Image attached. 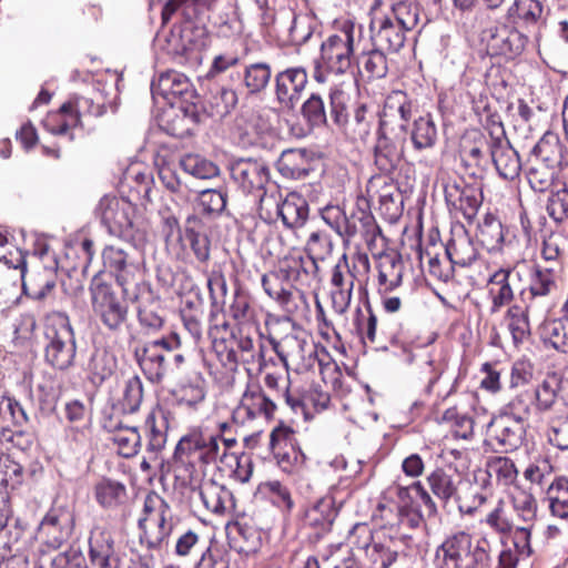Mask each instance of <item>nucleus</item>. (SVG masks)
Returning <instances> with one entry per match:
<instances>
[{
    "instance_id": "obj_63",
    "label": "nucleus",
    "mask_w": 568,
    "mask_h": 568,
    "mask_svg": "<svg viewBox=\"0 0 568 568\" xmlns=\"http://www.w3.org/2000/svg\"><path fill=\"white\" fill-rule=\"evenodd\" d=\"M384 12L406 33L414 30L420 20V8L413 1L393 0L389 8H384Z\"/></svg>"
},
{
    "instance_id": "obj_13",
    "label": "nucleus",
    "mask_w": 568,
    "mask_h": 568,
    "mask_svg": "<svg viewBox=\"0 0 568 568\" xmlns=\"http://www.w3.org/2000/svg\"><path fill=\"white\" fill-rule=\"evenodd\" d=\"M267 341L286 373L290 371L303 373L313 369L316 365L318 351L322 347L305 334L296 333L286 334L280 339L268 335Z\"/></svg>"
},
{
    "instance_id": "obj_51",
    "label": "nucleus",
    "mask_w": 568,
    "mask_h": 568,
    "mask_svg": "<svg viewBox=\"0 0 568 568\" xmlns=\"http://www.w3.org/2000/svg\"><path fill=\"white\" fill-rule=\"evenodd\" d=\"M407 134L415 151L422 152L433 149L438 141V130L430 113L419 115L407 128Z\"/></svg>"
},
{
    "instance_id": "obj_20",
    "label": "nucleus",
    "mask_w": 568,
    "mask_h": 568,
    "mask_svg": "<svg viewBox=\"0 0 568 568\" xmlns=\"http://www.w3.org/2000/svg\"><path fill=\"white\" fill-rule=\"evenodd\" d=\"M231 178L244 194H253L262 203L270 182L268 166L257 160L240 159L231 165Z\"/></svg>"
},
{
    "instance_id": "obj_45",
    "label": "nucleus",
    "mask_w": 568,
    "mask_h": 568,
    "mask_svg": "<svg viewBox=\"0 0 568 568\" xmlns=\"http://www.w3.org/2000/svg\"><path fill=\"white\" fill-rule=\"evenodd\" d=\"M490 155V140L480 131L467 132L459 142V156L466 166H480Z\"/></svg>"
},
{
    "instance_id": "obj_31",
    "label": "nucleus",
    "mask_w": 568,
    "mask_h": 568,
    "mask_svg": "<svg viewBox=\"0 0 568 568\" xmlns=\"http://www.w3.org/2000/svg\"><path fill=\"white\" fill-rule=\"evenodd\" d=\"M488 435L505 452L515 450L525 439L526 424L499 412L488 424Z\"/></svg>"
},
{
    "instance_id": "obj_32",
    "label": "nucleus",
    "mask_w": 568,
    "mask_h": 568,
    "mask_svg": "<svg viewBox=\"0 0 568 568\" xmlns=\"http://www.w3.org/2000/svg\"><path fill=\"white\" fill-rule=\"evenodd\" d=\"M513 266L499 267L489 274L486 282L487 298L490 303L489 313L498 314L503 308L513 305L515 287L511 283Z\"/></svg>"
},
{
    "instance_id": "obj_34",
    "label": "nucleus",
    "mask_w": 568,
    "mask_h": 568,
    "mask_svg": "<svg viewBox=\"0 0 568 568\" xmlns=\"http://www.w3.org/2000/svg\"><path fill=\"white\" fill-rule=\"evenodd\" d=\"M93 496L102 509L106 511L119 510L123 520L130 516L128 505L129 493L123 483L109 477H102L93 486Z\"/></svg>"
},
{
    "instance_id": "obj_42",
    "label": "nucleus",
    "mask_w": 568,
    "mask_h": 568,
    "mask_svg": "<svg viewBox=\"0 0 568 568\" xmlns=\"http://www.w3.org/2000/svg\"><path fill=\"white\" fill-rule=\"evenodd\" d=\"M153 183V176L150 173L126 174L120 184V199L130 202L136 209H146L152 202Z\"/></svg>"
},
{
    "instance_id": "obj_12",
    "label": "nucleus",
    "mask_w": 568,
    "mask_h": 568,
    "mask_svg": "<svg viewBox=\"0 0 568 568\" xmlns=\"http://www.w3.org/2000/svg\"><path fill=\"white\" fill-rule=\"evenodd\" d=\"M297 430L280 419L268 435V452L275 465L287 475L300 474L307 457L296 437Z\"/></svg>"
},
{
    "instance_id": "obj_26",
    "label": "nucleus",
    "mask_w": 568,
    "mask_h": 568,
    "mask_svg": "<svg viewBox=\"0 0 568 568\" xmlns=\"http://www.w3.org/2000/svg\"><path fill=\"white\" fill-rule=\"evenodd\" d=\"M196 485H182L175 479V484L180 487L199 489L200 498L204 507L215 516H232L235 509V498L231 489L219 484L214 479L203 480Z\"/></svg>"
},
{
    "instance_id": "obj_23",
    "label": "nucleus",
    "mask_w": 568,
    "mask_h": 568,
    "mask_svg": "<svg viewBox=\"0 0 568 568\" xmlns=\"http://www.w3.org/2000/svg\"><path fill=\"white\" fill-rule=\"evenodd\" d=\"M73 524L68 507L53 505L42 518L38 534L49 549L57 550L70 538Z\"/></svg>"
},
{
    "instance_id": "obj_3",
    "label": "nucleus",
    "mask_w": 568,
    "mask_h": 568,
    "mask_svg": "<svg viewBox=\"0 0 568 568\" xmlns=\"http://www.w3.org/2000/svg\"><path fill=\"white\" fill-rule=\"evenodd\" d=\"M362 37V24L348 18L335 20L333 32L322 41L320 55L314 61V80L325 83L331 75L346 74L355 62V45Z\"/></svg>"
},
{
    "instance_id": "obj_52",
    "label": "nucleus",
    "mask_w": 568,
    "mask_h": 568,
    "mask_svg": "<svg viewBox=\"0 0 568 568\" xmlns=\"http://www.w3.org/2000/svg\"><path fill=\"white\" fill-rule=\"evenodd\" d=\"M426 483L432 494L439 499L443 505L450 503L456 496L462 480L458 476L449 473L443 467H435L426 476Z\"/></svg>"
},
{
    "instance_id": "obj_53",
    "label": "nucleus",
    "mask_w": 568,
    "mask_h": 568,
    "mask_svg": "<svg viewBox=\"0 0 568 568\" xmlns=\"http://www.w3.org/2000/svg\"><path fill=\"white\" fill-rule=\"evenodd\" d=\"M562 379L557 374L547 375L531 392L535 409L539 413L552 410L560 399Z\"/></svg>"
},
{
    "instance_id": "obj_64",
    "label": "nucleus",
    "mask_w": 568,
    "mask_h": 568,
    "mask_svg": "<svg viewBox=\"0 0 568 568\" xmlns=\"http://www.w3.org/2000/svg\"><path fill=\"white\" fill-rule=\"evenodd\" d=\"M477 237L487 251L500 250L505 241L503 223L493 213L485 214L478 224Z\"/></svg>"
},
{
    "instance_id": "obj_44",
    "label": "nucleus",
    "mask_w": 568,
    "mask_h": 568,
    "mask_svg": "<svg viewBox=\"0 0 568 568\" xmlns=\"http://www.w3.org/2000/svg\"><path fill=\"white\" fill-rule=\"evenodd\" d=\"M190 106H196L195 101L180 104L179 108H171L162 114L161 122L163 130L171 136L183 139L192 134L194 126L201 123L189 111Z\"/></svg>"
},
{
    "instance_id": "obj_55",
    "label": "nucleus",
    "mask_w": 568,
    "mask_h": 568,
    "mask_svg": "<svg viewBox=\"0 0 568 568\" xmlns=\"http://www.w3.org/2000/svg\"><path fill=\"white\" fill-rule=\"evenodd\" d=\"M385 49L373 45L355 59V62L368 81L384 79L389 70L388 59Z\"/></svg>"
},
{
    "instance_id": "obj_61",
    "label": "nucleus",
    "mask_w": 568,
    "mask_h": 568,
    "mask_svg": "<svg viewBox=\"0 0 568 568\" xmlns=\"http://www.w3.org/2000/svg\"><path fill=\"white\" fill-rule=\"evenodd\" d=\"M374 115L365 104H358L343 128L344 134L353 142H365L371 135Z\"/></svg>"
},
{
    "instance_id": "obj_21",
    "label": "nucleus",
    "mask_w": 568,
    "mask_h": 568,
    "mask_svg": "<svg viewBox=\"0 0 568 568\" xmlns=\"http://www.w3.org/2000/svg\"><path fill=\"white\" fill-rule=\"evenodd\" d=\"M21 277L26 295L36 301H44L57 287L58 263L54 260L44 263L40 258L30 268H24Z\"/></svg>"
},
{
    "instance_id": "obj_6",
    "label": "nucleus",
    "mask_w": 568,
    "mask_h": 568,
    "mask_svg": "<svg viewBox=\"0 0 568 568\" xmlns=\"http://www.w3.org/2000/svg\"><path fill=\"white\" fill-rule=\"evenodd\" d=\"M435 568H488L491 561V545L487 537L474 541L467 530L447 535L436 547Z\"/></svg>"
},
{
    "instance_id": "obj_37",
    "label": "nucleus",
    "mask_w": 568,
    "mask_h": 568,
    "mask_svg": "<svg viewBox=\"0 0 568 568\" xmlns=\"http://www.w3.org/2000/svg\"><path fill=\"white\" fill-rule=\"evenodd\" d=\"M337 513L335 498L327 494L305 509L303 527L313 530L315 537H322L331 531Z\"/></svg>"
},
{
    "instance_id": "obj_33",
    "label": "nucleus",
    "mask_w": 568,
    "mask_h": 568,
    "mask_svg": "<svg viewBox=\"0 0 568 568\" xmlns=\"http://www.w3.org/2000/svg\"><path fill=\"white\" fill-rule=\"evenodd\" d=\"M196 106H190L191 115L197 121H205L207 118L223 119L229 115L237 105L239 97L234 89L219 87L211 91L205 103L195 101Z\"/></svg>"
},
{
    "instance_id": "obj_25",
    "label": "nucleus",
    "mask_w": 568,
    "mask_h": 568,
    "mask_svg": "<svg viewBox=\"0 0 568 568\" xmlns=\"http://www.w3.org/2000/svg\"><path fill=\"white\" fill-rule=\"evenodd\" d=\"M88 559L93 568L122 567V559L110 530L100 526L91 529L88 538Z\"/></svg>"
},
{
    "instance_id": "obj_19",
    "label": "nucleus",
    "mask_w": 568,
    "mask_h": 568,
    "mask_svg": "<svg viewBox=\"0 0 568 568\" xmlns=\"http://www.w3.org/2000/svg\"><path fill=\"white\" fill-rule=\"evenodd\" d=\"M101 427L109 435V440L123 458L135 457L142 447V435L136 426H129L114 412L103 413Z\"/></svg>"
},
{
    "instance_id": "obj_14",
    "label": "nucleus",
    "mask_w": 568,
    "mask_h": 568,
    "mask_svg": "<svg viewBox=\"0 0 568 568\" xmlns=\"http://www.w3.org/2000/svg\"><path fill=\"white\" fill-rule=\"evenodd\" d=\"M550 296V294H546L537 287L532 288V285L528 284L520 291L521 304H513L506 310L504 321L516 347L529 341L531 336L530 314L539 301Z\"/></svg>"
},
{
    "instance_id": "obj_8",
    "label": "nucleus",
    "mask_w": 568,
    "mask_h": 568,
    "mask_svg": "<svg viewBox=\"0 0 568 568\" xmlns=\"http://www.w3.org/2000/svg\"><path fill=\"white\" fill-rule=\"evenodd\" d=\"M176 524L170 504L160 494L149 491L138 520L141 544L148 549L161 550L169 545Z\"/></svg>"
},
{
    "instance_id": "obj_36",
    "label": "nucleus",
    "mask_w": 568,
    "mask_h": 568,
    "mask_svg": "<svg viewBox=\"0 0 568 568\" xmlns=\"http://www.w3.org/2000/svg\"><path fill=\"white\" fill-rule=\"evenodd\" d=\"M490 158L503 179L513 181L519 176L521 161L518 152L507 140L505 132L501 135L490 136Z\"/></svg>"
},
{
    "instance_id": "obj_35",
    "label": "nucleus",
    "mask_w": 568,
    "mask_h": 568,
    "mask_svg": "<svg viewBox=\"0 0 568 568\" xmlns=\"http://www.w3.org/2000/svg\"><path fill=\"white\" fill-rule=\"evenodd\" d=\"M412 113L413 102L408 94L402 90H393L384 101L378 128L397 130V126L403 125V131H407Z\"/></svg>"
},
{
    "instance_id": "obj_28",
    "label": "nucleus",
    "mask_w": 568,
    "mask_h": 568,
    "mask_svg": "<svg viewBox=\"0 0 568 568\" xmlns=\"http://www.w3.org/2000/svg\"><path fill=\"white\" fill-rule=\"evenodd\" d=\"M443 245L437 243H429L426 246L417 244V257L419 266L433 280L440 282L445 285H453L455 283L456 266L447 254L442 252Z\"/></svg>"
},
{
    "instance_id": "obj_50",
    "label": "nucleus",
    "mask_w": 568,
    "mask_h": 568,
    "mask_svg": "<svg viewBox=\"0 0 568 568\" xmlns=\"http://www.w3.org/2000/svg\"><path fill=\"white\" fill-rule=\"evenodd\" d=\"M545 7L540 0H514L507 19L515 26L529 28L544 22Z\"/></svg>"
},
{
    "instance_id": "obj_1",
    "label": "nucleus",
    "mask_w": 568,
    "mask_h": 568,
    "mask_svg": "<svg viewBox=\"0 0 568 568\" xmlns=\"http://www.w3.org/2000/svg\"><path fill=\"white\" fill-rule=\"evenodd\" d=\"M230 430L231 425L222 422L215 433L194 426L182 435L172 454L174 479L182 485H196L210 465L235 459V454L229 450L237 445V440L225 436Z\"/></svg>"
},
{
    "instance_id": "obj_49",
    "label": "nucleus",
    "mask_w": 568,
    "mask_h": 568,
    "mask_svg": "<svg viewBox=\"0 0 568 568\" xmlns=\"http://www.w3.org/2000/svg\"><path fill=\"white\" fill-rule=\"evenodd\" d=\"M331 301L335 313L342 315L347 312L353 300L355 284L346 276L341 266H333L331 271Z\"/></svg>"
},
{
    "instance_id": "obj_10",
    "label": "nucleus",
    "mask_w": 568,
    "mask_h": 568,
    "mask_svg": "<svg viewBox=\"0 0 568 568\" xmlns=\"http://www.w3.org/2000/svg\"><path fill=\"white\" fill-rule=\"evenodd\" d=\"M98 213L108 232L133 245L145 241L143 222L138 215V209L130 202L116 196L105 195L98 205Z\"/></svg>"
},
{
    "instance_id": "obj_24",
    "label": "nucleus",
    "mask_w": 568,
    "mask_h": 568,
    "mask_svg": "<svg viewBox=\"0 0 568 568\" xmlns=\"http://www.w3.org/2000/svg\"><path fill=\"white\" fill-rule=\"evenodd\" d=\"M481 40L488 55L514 59L525 50L528 39L516 28L503 24L483 31Z\"/></svg>"
},
{
    "instance_id": "obj_27",
    "label": "nucleus",
    "mask_w": 568,
    "mask_h": 568,
    "mask_svg": "<svg viewBox=\"0 0 568 568\" xmlns=\"http://www.w3.org/2000/svg\"><path fill=\"white\" fill-rule=\"evenodd\" d=\"M308 83L307 71L303 67L287 68L275 75V98L284 110H293L300 102Z\"/></svg>"
},
{
    "instance_id": "obj_16",
    "label": "nucleus",
    "mask_w": 568,
    "mask_h": 568,
    "mask_svg": "<svg viewBox=\"0 0 568 568\" xmlns=\"http://www.w3.org/2000/svg\"><path fill=\"white\" fill-rule=\"evenodd\" d=\"M368 14L372 45H378L389 52H398L406 42V31L384 12V7L378 0L374 1Z\"/></svg>"
},
{
    "instance_id": "obj_41",
    "label": "nucleus",
    "mask_w": 568,
    "mask_h": 568,
    "mask_svg": "<svg viewBox=\"0 0 568 568\" xmlns=\"http://www.w3.org/2000/svg\"><path fill=\"white\" fill-rule=\"evenodd\" d=\"M133 357L149 382H163L168 371L165 355L144 342L134 347Z\"/></svg>"
},
{
    "instance_id": "obj_57",
    "label": "nucleus",
    "mask_w": 568,
    "mask_h": 568,
    "mask_svg": "<svg viewBox=\"0 0 568 568\" xmlns=\"http://www.w3.org/2000/svg\"><path fill=\"white\" fill-rule=\"evenodd\" d=\"M334 266H341L346 276L358 284L359 290L366 286L371 272V261L366 253L357 251L351 256L344 253Z\"/></svg>"
},
{
    "instance_id": "obj_2",
    "label": "nucleus",
    "mask_w": 568,
    "mask_h": 568,
    "mask_svg": "<svg viewBox=\"0 0 568 568\" xmlns=\"http://www.w3.org/2000/svg\"><path fill=\"white\" fill-rule=\"evenodd\" d=\"M320 266L307 256H287L277 271L262 276L264 292L274 300L281 310L294 318H304L310 304L303 287H311L318 277Z\"/></svg>"
},
{
    "instance_id": "obj_40",
    "label": "nucleus",
    "mask_w": 568,
    "mask_h": 568,
    "mask_svg": "<svg viewBox=\"0 0 568 568\" xmlns=\"http://www.w3.org/2000/svg\"><path fill=\"white\" fill-rule=\"evenodd\" d=\"M444 251L448 258H450V262L460 267L471 265L478 256V252L471 236L464 224L460 223L452 226L450 239L444 246Z\"/></svg>"
},
{
    "instance_id": "obj_39",
    "label": "nucleus",
    "mask_w": 568,
    "mask_h": 568,
    "mask_svg": "<svg viewBox=\"0 0 568 568\" xmlns=\"http://www.w3.org/2000/svg\"><path fill=\"white\" fill-rule=\"evenodd\" d=\"M377 293L394 292L403 284L405 265L400 253H381L376 260Z\"/></svg>"
},
{
    "instance_id": "obj_30",
    "label": "nucleus",
    "mask_w": 568,
    "mask_h": 568,
    "mask_svg": "<svg viewBox=\"0 0 568 568\" xmlns=\"http://www.w3.org/2000/svg\"><path fill=\"white\" fill-rule=\"evenodd\" d=\"M234 331L224 315L214 311L210 313L209 337L220 362L230 371H235L239 365L237 352L227 345V338H232Z\"/></svg>"
},
{
    "instance_id": "obj_15",
    "label": "nucleus",
    "mask_w": 568,
    "mask_h": 568,
    "mask_svg": "<svg viewBox=\"0 0 568 568\" xmlns=\"http://www.w3.org/2000/svg\"><path fill=\"white\" fill-rule=\"evenodd\" d=\"M444 197L452 215H462L471 224L483 203V192L462 178L448 179L444 183Z\"/></svg>"
},
{
    "instance_id": "obj_17",
    "label": "nucleus",
    "mask_w": 568,
    "mask_h": 568,
    "mask_svg": "<svg viewBox=\"0 0 568 568\" xmlns=\"http://www.w3.org/2000/svg\"><path fill=\"white\" fill-rule=\"evenodd\" d=\"M479 403L477 392L466 390L459 395V400L448 407L440 417V423L448 426L456 439L470 440L475 435V420L470 415Z\"/></svg>"
},
{
    "instance_id": "obj_47",
    "label": "nucleus",
    "mask_w": 568,
    "mask_h": 568,
    "mask_svg": "<svg viewBox=\"0 0 568 568\" xmlns=\"http://www.w3.org/2000/svg\"><path fill=\"white\" fill-rule=\"evenodd\" d=\"M68 103L71 104V111L80 126H83L85 119L101 116L106 111L105 99L98 89H93L87 94H74L69 98Z\"/></svg>"
},
{
    "instance_id": "obj_11",
    "label": "nucleus",
    "mask_w": 568,
    "mask_h": 568,
    "mask_svg": "<svg viewBox=\"0 0 568 568\" xmlns=\"http://www.w3.org/2000/svg\"><path fill=\"white\" fill-rule=\"evenodd\" d=\"M277 413L276 400L257 381H250L231 413V420L239 427L253 428L260 423L274 422Z\"/></svg>"
},
{
    "instance_id": "obj_43",
    "label": "nucleus",
    "mask_w": 568,
    "mask_h": 568,
    "mask_svg": "<svg viewBox=\"0 0 568 568\" xmlns=\"http://www.w3.org/2000/svg\"><path fill=\"white\" fill-rule=\"evenodd\" d=\"M316 160L312 152L305 149L285 150L278 161V172L288 179H303L315 171Z\"/></svg>"
},
{
    "instance_id": "obj_9",
    "label": "nucleus",
    "mask_w": 568,
    "mask_h": 568,
    "mask_svg": "<svg viewBox=\"0 0 568 568\" xmlns=\"http://www.w3.org/2000/svg\"><path fill=\"white\" fill-rule=\"evenodd\" d=\"M91 308L94 318L112 334L121 333L130 321L128 298L112 284L94 277L90 285Z\"/></svg>"
},
{
    "instance_id": "obj_58",
    "label": "nucleus",
    "mask_w": 568,
    "mask_h": 568,
    "mask_svg": "<svg viewBox=\"0 0 568 568\" xmlns=\"http://www.w3.org/2000/svg\"><path fill=\"white\" fill-rule=\"evenodd\" d=\"M115 369V356L105 348H95L88 362V378L93 385L99 386L110 378Z\"/></svg>"
},
{
    "instance_id": "obj_54",
    "label": "nucleus",
    "mask_w": 568,
    "mask_h": 568,
    "mask_svg": "<svg viewBox=\"0 0 568 568\" xmlns=\"http://www.w3.org/2000/svg\"><path fill=\"white\" fill-rule=\"evenodd\" d=\"M471 109L478 116L481 125L489 132V136L501 135L505 132L501 116L487 93H479L471 100Z\"/></svg>"
},
{
    "instance_id": "obj_46",
    "label": "nucleus",
    "mask_w": 568,
    "mask_h": 568,
    "mask_svg": "<svg viewBox=\"0 0 568 568\" xmlns=\"http://www.w3.org/2000/svg\"><path fill=\"white\" fill-rule=\"evenodd\" d=\"M542 501L552 518L568 520V477L555 476L545 490Z\"/></svg>"
},
{
    "instance_id": "obj_48",
    "label": "nucleus",
    "mask_w": 568,
    "mask_h": 568,
    "mask_svg": "<svg viewBox=\"0 0 568 568\" xmlns=\"http://www.w3.org/2000/svg\"><path fill=\"white\" fill-rule=\"evenodd\" d=\"M277 215L287 229L302 227L308 219V204L296 192L288 193L285 199L276 203Z\"/></svg>"
},
{
    "instance_id": "obj_7",
    "label": "nucleus",
    "mask_w": 568,
    "mask_h": 568,
    "mask_svg": "<svg viewBox=\"0 0 568 568\" xmlns=\"http://www.w3.org/2000/svg\"><path fill=\"white\" fill-rule=\"evenodd\" d=\"M44 361L53 369L67 371L74 365L77 339L67 313L53 311L43 317Z\"/></svg>"
},
{
    "instance_id": "obj_22",
    "label": "nucleus",
    "mask_w": 568,
    "mask_h": 568,
    "mask_svg": "<svg viewBox=\"0 0 568 568\" xmlns=\"http://www.w3.org/2000/svg\"><path fill=\"white\" fill-rule=\"evenodd\" d=\"M406 136L403 125L397 130L378 128L374 159L379 171L389 174L396 170L404 154Z\"/></svg>"
},
{
    "instance_id": "obj_4",
    "label": "nucleus",
    "mask_w": 568,
    "mask_h": 568,
    "mask_svg": "<svg viewBox=\"0 0 568 568\" xmlns=\"http://www.w3.org/2000/svg\"><path fill=\"white\" fill-rule=\"evenodd\" d=\"M322 220L341 236L343 243L348 245L353 240L359 237L369 251L376 246L378 237H382V230L371 211L369 201L358 195L355 206L347 214L339 205H326L320 211Z\"/></svg>"
},
{
    "instance_id": "obj_38",
    "label": "nucleus",
    "mask_w": 568,
    "mask_h": 568,
    "mask_svg": "<svg viewBox=\"0 0 568 568\" xmlns=\"http://www.w3.org/2000/svg\"><path fill=\"white\" fill-rule=\"evenodd\" d=\"M170 422L165 412L156 406L145 416L142 425L145 449L158 456L165 449L169 437Z\"/></svg>"
},
{
    "instance_id": "obj_62",
    "label": "nucleus",
    "mask_w": 568,
    "mask_h": 568,
    "mask_svg": "<svg viewBox=\"0 0 568 568\" xmlns=\"http://www.w3.org/2000/svg\"><path fill=\"white\" fill-rule=\"evenodd\" d=\"M561 152L562 144L558 135L552 132H546L532 149V155L535 156L532 161L542 162L555 168L557 165L564 168Z\"/></svg>"
},
{
    "instance_id": "obj_60",
    "label": "nucleus",
    "mask_w": 568,
    "mask_h": 568,
    "mask_svg": "<svg viewBox=\"0 0 568 568\" xmlns=\"http://www.w3.org/2000/svg\"><path fill=\"white\" fill-rule=\"evenodd\" d=\"M230 314L237 323V326H248L252 324L255 326V331H258V308L246 292L241 290L235 292L233 302L230 305Z\"/></svg>"
},
{
    "instance_id": "obj_59",
    "label": "nucleus",
    "mask_w": 568,
    "mask_h": 568,
    "mask_svg": "<svg viewBox=\"0 0 568 568\" xmlns=\"http://www.w3.org/2000/svg\"><path fill=\"white\" fill-rule=\"evenodd\" d=\"M486 471L503 488L515 486L518 481L519 470L514 459L508 456L488 457L486 460Z\"/></svg>"
},
{
    "instance_id": "obj_18",
    "label": "nucleus",
    "mask_w": 568,
    "mask_h": 568,
    "mask_svg": "<svg viewBox=\"0 0 568 568\" xmlns=\"http://www.w3.org/2000/svg\"><path fill=\"white\" fill-rule=\"evenodd\" d=\"M367 316L357 320L356 327L363 338L376 351H388L402 344V335L395 325L386 317H378L371 307Z\"/></svg>"
},
{
    "instance_id": "obj_5",
    "label": "nucleus",
    "mask_w": 568,
    "mask_h": 568,
    "mask_svg": "<svg viewBox=\"0 0 568 568\" xmlns=\"http://www.w3.org/2000/svg\"><path fill=\"white\" fill-rule=\"evenodd\" d=\"M539 260H532L528 284L546 294H555L565 273L568 257V236L564 231H549L541 235Z\"/></svg>"
},
{
    "instance_id": "obj_56",
    "label": "nucleus",
    "mask_w": 568,
    "mask_h": 568,
    "mask_svg": "<svg viewBox=\"0 0 568 568\" xmlns=\"http://www.w3.org/2000/svg\"><path fill=\"white\" fill-rule=\"evenodd\" d=\"M232 339L235 341L237 351L242 354L243 363L254 362L255 357H257V371L260 373L265 371L270 363H273L271 359L267 361L265 358L263 346H260L257 352L255 351L254 335L248 326H236L235 331L232 332Z\"/></svg>"
},
{
    "instance_id": "obj_29",
    "label": "nucleus",
    "mask_w": 568,
    "mask_h": 568,
    "mask_svg": "<svg viewBox=\"0 0 568 568\" xmlns=\"http://www.w3.org/2000/svg\"><path fill=\"white\" fill-rule=\"evenodd\" d=\"M152 93L162 97L171 105L178 101L186 104L199 100L187 77L175 70L162 72L158 80L152 82Z\"/></svg>"
}]
</instances>
